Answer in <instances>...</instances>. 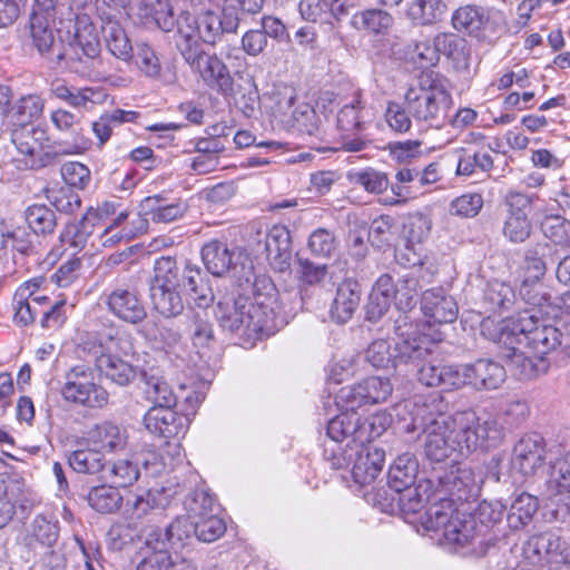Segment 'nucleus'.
<instances>
[{
    "label": "nucleus",
    "instance_id": "nucleus-1",
    "mask_svg": "<svg viewBox=\"0 0 570 570\" xmlns=\"http://www.w3.org/2000/svg\"><path fill=\"white\" fill-rule=\"evenodd\" d=\"M397 429L422 438V452L430 462L441 463L453 454L466 458L476 451L498 448L504 429L493 416L481 419L474 410L433 415L426 406L406 401L396 406Z\"/></svg>",
    "mask_w": 570,
    "mask_h": 570
},
{
    "label": "nucleus",
    "instance_id": "nucleus-2",
    "mask_svg": "<svg viewBox=\"0 0 570 570\" xmlns=\"http://www.w3.org/2000/svg\"><path fill=\"white\" fill-rule=\"evenodd\" d=\"M440 491L448 499H440L426 512L424 527L428 531L440 532L444 543L464 548L479 539L475 518L463 514L455 504L475 499L480 492V481L468 464H453L439 478Z\"/></svg>",
    "mask_w": 570,
    "mask_h": 570
},
{
    "label": "nucleus",
    "instance_id": "nucleus-3",
    "mask_svg": "<svg viewBox=\"0 0 570 570\" xmlns=\"http://www.w3.org/2000/svg\"><path fill=\"white\" fill-rule=\"evenodd\" d=\"M246 283V287L240 285L236 292L219 298L217 303L216 318L224 331L259 333L276 315L296 314L302 308L303 298L294 293V305L286 311L285 296L278 302V292L266 276H257L253 283L247 278Z\"/></svg>",
    "mask_w": 570,
    "mask_h": 570
},
{
    "label": "nucleus",
    "instance_id": "nucleus-4",
    "mask_svg": "<svg viewBox=\"0 0 570 570\" xmlns=\"http://www.w3.org/2000/svg\"><path fill=\"white\" fill-rule=\"evenodd\" d=\"M87 8L91 9L87 0L70 1L67 19L73 23V33L57 55V62L63 61L66 68L80 78L99 81L106 79L108 72L104 68L100 39Z\"/></svg>",
    "mask_w": 570,
    "mask_h": 570
},
{
    "label": "nucleus",
    "instance_id": "nucleus-5",
    "mask_svg": "<svg viewBox=\"0 0 570 570\" xmlns=\"http://www.w3.org/2000/svg\"><path fill=\"white\" fill-rule=\"evenodd\" d=\"M557 324L556 318L540 316L533 312H521L515 318L505 321L492 340L500 345H523L528 352L544 357L558 346H569Z\"/></svg>",
    "mask_w": 570,
    "mask_h": 570
},
{
    "label": "nucleus",
    "instance_id": "nucleus-6",
    "mask_svg": "<svg viewBox=\"0 0 570 570\" xmlns=\"http://www.w3.org/2000/svg\"><path fill=\"white\" fill-rule=\"evenodd\" d=\"M404 104L419 125L441 128L448 119L452 96L445 79L438 72H421L406 90Z\"/></svg>",
    "mask_w": 570,
    "mask_h": 570
},
{
    "label": "nucleus",
    "instance_id": "nucleus-7",
    "mask_svg": "<svg viewBox=\"0 0 570 570\" xmlns=\"http://www.w3.org/2000/svg\"><path fill=\"white\" fill-rule=\"evenodd\" d=\"M87 344L91 345L88 351L95 355L96 367L106 379L119 386H126L135 380V367L120 356L132 350L128 337L119 333H100Z\"/></svg>",
    "mask_w": 570,
    "mask_h": 570
},
{
    "label": "nucleus",
    "instance_id": "nucleus-8",
    "mask_svg": "<svg viewBox=\"0 0 570 570\" xmlns=\"http://www.w3.org/2000/svg\"><path fill=\"white\" fill-rule=\"evenodd\" d=\"M346 450L340 445L335 448H325L324 456L330 462L332 469L341 470L351 466L353 480L358 484H370L381 473L384 461L385 452L382 449L347 443Z\"/></svg>",
    "mask_w": 570,
    "mask_h": 570
},
{
    "label": "nucleus",
    "instance_id": "nucleus-9",
    "mask_svg": "<svg viewBox=\"0 0 570 570\" xmlns=\"http://www.w3.org/2000/svg\"><path fill=\"white\" fill-rule=\"evenodd\" d=\"M179 288L177 262L166 256L158 258L149 285L153 308L166 318L180 315L185 304Z\"/></svg>",
    "mask_w": 570,
    "mask_h": 570
},
{
    "label": "nucleus",
    "instance_id": "nucleus-10",
    "mask_svg": "<svg viewBox=\"0 0 570 570\" xmlns=\"http://www.w3.org/2000/svg\"><path fill=\"white\" fill-rule=\"evenodd\" d=\"M48 141L47 131L33 125L14 124L11 130V142L17 150V156L11 161L20 170H37L51 165L53 155L45 151V142Z\"/></svg>",
    "mask_w": 570,
    "mask_h": 570
},
{
    "label": "nucleus",
    "instance_id": "nucleus-11",
    "mask_svg": "<svg viewBox=\"0 0 570 570\" xmlns=\"http://www.w3.org/2000/svg\"><path fill=\"white\" fill-rule=\"evenodd\" d=\"M180 55L185 62L199 75L204 83L223 96H232L234 79L226 63L215 53L184 42Z\"/></svg>",
    "mask_w": 570,
    "mask_h": 570
},
{
    "label": "nucleus",
    "instance_id": "nucleus-12",
    "mask_svg": "<svg viewBox=\"0 0 570 570\" xmlns=\"http://www.w3.org/2000/svg\"><path fill=\"white\" fill-rule=\"evenodd\" d=\"M61 395L67 402L89 409H101L109 400L107 390L97 383L95 371L82 364L66 372Z\"/></svg>",
    "mask_w": 570,
    "mask_h": 570
},
{
    "label": "nucleus",
    "instance_id": "nucleus-13",
    "mask_svg": "<svg viewBox=\"0 0 570 570\" xmlns=\"http://www.w3.org/2000/svg\"><path fill=\"white\" fill-rule=\"evenodd\" d=\"M504 23L500 10L472 3L459 7L451 16L454 30L479 41H491Z\"/></svg>",
    "mask_w": 570,
    "mask_h": 570
},
{
    "label": "nucleus",
    "instance_id": "nucleus-14",
    "mask_svg": "<svg viewBox=\"0 0 570 570\" xmlns=\"http://www.w3.org/2000/svg\"><path fill=\"white\" fill-rule=\"evenodd\" d=\"M220 23L218 12L212 10L204 11L198 17L183 12L177 19L175 18L178 33L177 49L180 51L184 42L197 46L199 49H205V45H215L224 33Z\"/></svg>",
    "mask_w": 570,
    "mask_h": 570
},
{
    "label": "nucleus",
    "instance_id": "nucleus-15",
    "mask_svg": "<svg viewBox=\"0 0 570 570\" xmlns=\"http://www.w3.org/2000/svg\"><path fill=\"white\" fill-rule=\"evenodd\" d=\"M394 332L396 341L393 351L397 364L419 366L431 354L432 342L417 330L409 315L402 314L395 320Z\"/></svg>",
    "mask_w": 570,
    "mask_h": 570
},
{
    "label": "nucleus",
    "instance_id": "nucleus-16",
    "mask_svg": "<svg viewBox=\"0 0 570 570\" xmlns=\"http://www.w3.org/2000/svg\"><path fill=\"white\" fill-rule=\"evenodd\" d=\"M393 385L387 377L370 376L361 382L341 387L335 395L338 410H357L365 405L385 402L392 394Z\"/></svg>",
    "mask_w": 570,
    "mask_h": 570
},
{
    "label": "nucleus",
    "instance_id": "nucleus-17",
    "mask_svg": "<svg viewBox=\"0 0 570 570\" xmlns=\"http://www.w3.org/2000/svg\"><path fill=\"white\" fill-rule=\"evenodd\" d=\"M538 199L534 194H523L511 189L504 196L507 216L503 223V236L513 244L527 242L532 234L533 226L529 217L533 203Z\"/></svg>",
    "mask_w": 570,
    "mask_h": 570
},
{
    "label": "nucleus",
    "instance_id": "nucleus-18",
    "mask_svg": "<svg viewBox=\"0 0 570 570\" xmlns=\"http://www.w3.org/2000/svg\"><path fill=\"white\" fill-rule=\"evenodd\" d=\"M173 493L165 488L138 489L125 500L124 517L136 524L145 519L161 514L171 503Z\"/></svg>",
    "mask_w": 570,
    "mask_h": 570
},
{
    "label": "nucleus",
    "instance_id": "nucleus-19",
    "mask_svg": "<svg viewBox=\"0 0 570 570\" xmlns=\"http://www.w3.org/2000/svg\"><path fill=\"white\" fill-rule=\"evenodd\" d=\"M108 311L128 324H139L147 317V311L138 289L129 284H118L106 295Z\"/></svg>",
    "mask_w": 570,
    "mask_h": 570
},
{
    "label": "nucleus",
    "instance_id": "nucleus-20",
    "mask_svg": "<svg viewBox=\"0 0 570 570\" xmlns=\"http://www.w3.org/2000/svg\"><path fill=\"white\" fill-rule=\"evenodd\" d=\"M544 497L551 505L557 507V514L570 515V452L551 463Z\"/></svg>",
    "mask_w": 570,
    "mask_h": 570
},
{
    "label": "nucleus",
    "instance_id": "nucleus-21",
    "mask_svg": "<svg viewBox=\"0 0 570 570\" xmlns=\"http://www.w3.org/2000/svg\"><path fill=\"white\" fill-rule=\"evenodd\" d=\"M459 389L497 390L505 381L504 367L492 360L480 358L471 364L459 365Z\"/></svg>",
    "mask_w": 570,
    "mask_h": 570
},
{
    "label": "nucleus",
    "instance_id": "nucleus-22",
    "mask_svg": "<svg viewBox=\"0 0 570 570\" xmlns=\"http://www.w3.org/2000/svg\"><path fill=\"white\" fill-rule=\"evenodd\" d=\"M546 461V442L539 433L522 435L514 444L511 468L523 476L533 475Z\"/></svg>",
    "mask_w": 570,
    "mask_h": 570
},
{
    "label": "nucleus",
    "instance_id": "nucleus-23",
    "mask_svg": "<svg viewBox=\"0 0 570 570\" xmlns=\"http://www.w3.org/2000/svg\"><path fill=\"white\" fill-rule=\"evenodd\" d=\"M60 527L57 520L38 514L31 521L22 539L23 557L31 561L35 554H43L51 547H57Z\"/></svg>",
    "mask_w": 570,
    "mask_h": 570
},
{
    "label": "nucleus",
    "instance_id": "nucleus-24",
    "mask_svg": "<svg viewBox=\"0 0 570 570\" xmlns=\"http://www.w3.org/2000/svg\"><path fill=\"white\" fill-rule=\"evenodd\" d=\"M144 464L147 471L153 474L159 473L163 463L156 453H148V458L144 460L119 459L109 465H106L102 479L110 482L117 488H126L132 485L140 476L139 464Z\"/></svg>",
    "mask_w": 570,
    "mask_h": 570
},
{
    "label": "nucleus",
    "instance_id": "nucleus-25",
    "mask_svg": "<svg viewBox=\"0 0 570 570\" xmlns=\"http://www.w3.org/2000/svg\"><path fill=\"white\" fill-rule=\"evenodd\" d=\"M146 429L163 438L184 436L189 426V419L179 414L173 407L153 406L144 416Z\"/></svg>",
    "mask_w": 570,
    "mask_h": 570
},
{
    "label": "nucleus",
    "instance_id": "nucleus-26",
    "mask_svg": "<svg viewBox=\"0 0 570 570\" xmlns=\"http://www.w3.org/2000/svg\"><path fill=\"white\" fill-rule=\"evenodd\" d=\"M519 293L522 299L531 305V308L523 312H533L548 318H557L559 316L560 299L558 296L553 297L551 295L542 281L530 282L521 279Z\"/></svg>",
    "mask_w": 570,
    "mask_h": 570
},
{
    "label": "nucleus",
    "instance_id": "nucleus-27",
    "mask_svg": "<svg viewBox=\"0 0 570 570\" xmlns=\"http://www.w3.org/2000/svg\"><path fill=\"white\" fill-rule=\"evenodd\" d=\"M421 309L429 323H452L458 317V304L441 287L425 291L421 297Z\"/></svg>",
    "mask_w": 570,
    "mask_h": 570
},
{
    "label": "nucleus",
    "instance_id": "nucleus-28",
    "mask_svg": "<svg viewBox=\"0 0 570 570\" xmlns=\"http://www.w3.org/2000/svg\"><path fill=\"white\" fill-rule=\"evenodd\" d=\"M148 544H158L167 549V544L171 548H181L187 540L195 535L194 519L187 517H177L165 530L151 527L146 530Z\"/></svg>",
    "mask_w": 570,
    "mask_h": 570
},
{
    "label": "nucleus",
    "instance_id": "nucleus-29",
    "mask_svg": "<svg viewBox=\"0 0 570 570\" xmlns=\"http://www.w3.org/2000/svg\"><path fill=\"white\" fill-rule=\"evenodd\" d=\"M502 346L504 348L502 356L507 358L509 365L514 368L515 375L521 380H532L548 371V361L537 354L527 355L528 352L523 345L508 344Z\"/></svg>",
    "mask_w": 570,
    "mask_h": 570
},
{
    "label": "nucleus",
    "instance_id": "nucleus-30",
    "mask_svg": "<svg viewBox=\"0 0 570 570\" xmlns=\"http://www.w3.org/2000/svg\"><path fill=\"white\" fill-rule=\"evenodd\" d=\"M179 287H185L199 308H207L214 302V293L207 275L196 266H186L183 271L177 266Z\"/></svg>",
    "mask_w": 570,
    "mask_h": 570
},
{
    "label": "nucleus",
    "instance_id": "nucleus-31",
    "mask_svg": "<svg viewBox=\"0 0 570 570\" xmlns=\"http://www.w3.org/2000/svg\"><path fill=\"white\" fill-rule=\"evenodd\" d=\"M236 247H229L227 242L212 239L202 248V259L206 269L214 276H224L236 265Z\"/></svg>",
    "mask_w": 570,
    "mask_h": 570
},
{
    "label": "nucleus",
    "instance_id": "nucleus-32",
    "mask_svg": "<svg viewBox=\"0 0 570 570\" xmlns=\"http://www.w3.org/2000/svg\"><path fill=\"white\" fill-rule=\"evenodd\" d=\"M265 250L274 268L288 269L292 256L289 230L283 225L273 226L265 237Z\"/></svg>",
    "mask_w": 570,
    "mask_h": 570
},
{
    "label": "nucleus",
    "instance_id": "nucleus-33",
    "mask_svg": "<svg viewBox=\"0 0 570 570\" xmlns=\"http://www.w3.org/2000/svg\"><path fill=\"white\" fill-rule=\"evenodd\" d=\"M140 381L144 384L142 391L146 399L155 406L174 407L176 405V394L157 370H142Z\"/></svg>",
    "mask_w": 570,
    "mask_h": 570
},
{
    "label": "nucleus",
    "instance_id": "nucleus-34",
    "mask_svg": "<svg viewBox=\"0 0 570 570\" xmlns=\"http://www.w3.org/2000/svg\"><path fill=\"white\" fill-rule=\"evenodd\" d=\"M50 119L58 130L70 132L73 136L72 141L66 144L62 154L79 155L90 148L91 140L80 134V121L72 112L57 109L51 112Z\"/></svg>",
    "mask_w": 570,
    "mask_h": 570
},
{
    "label": "nucleus",
    "instance_id": "nucleus-35",
    "mask_svg": "<svg viewBox=\"0 0 570 570\" xmlns=\"http://www.w3.org/2000/svg\"><path fill=\"white\" fill-rule=\"evenodd\" d=\"M358 287V283L352 279H346L338 285L331 306V315L335 322L344 324L352 318L361 301Z\"/></svg>",
    "mask_w": 570,
    "mask_h": 570
},
{
    "label": "nucleus",
    "instance_id": "nucleus-36",
    "mask_svg": "<svg viewBox=\"0 0 570 570\" xmlns=\"http://www.w3.org/2000/svg\"><path fill=\"white\" fill-rule=\"evenodd\" d=\"M560 553L561 538L553 532L532 535L523 547V554L532 564L549 562Z\"/></svg>",
    "mask_w": 570,
    "mask_h": 570
},
{
    "label": "nucleus",
    "instance_id": "nucleus-37",
    "mask_svg": "<svg viewBox=\"0 0 570 570\" xmlns=\"http://www.w3.org/2000/svg\"><path fill=\"white\" fill-rule=\"evenodd\" d=\"M49 92L73 108H86L87 104H99L104 98L101 89L92 87L73 89L63 79L52 80Z\"/></svg>",
    "mask_w": 570,
    "mask_h": 570
},
{
    "label": "nucleus",
    "instance_id": "nucleus-38",
    "mask_svg": "<svg viewBox=\"0 0 570 570\" xmlns=\"http://www.w3.org/2000/svg\"><path fill=\"white\" fill-rule=\"evenodd\" d=\"M417 381L429 387H442L444 391L459 390V365L420 364Z\"/></svg>",
    "mask_w": 570,
    "mask_h": 570
},
{
    "label": "nucleus",
    "instance_id": "nucleus-39",
    "mask_svg": "<svg viewBox=\"0 0 570 570\" xmlns=\"http://www.w3.org/2000/svg\"><path fill=\"white\" fill-rule=\"evenodd\" d=\"M178 560H174L167 549L158 544H148L144 535V546L132 559L134 570H175Z\"/></svg>",
    "mask_w": 570,
    "mask_h": 570
},
{
    "label": "nucleus",
    "instance_id": "nucleus-40",
    "mask_svg": "<svg viewBox=\"0 0 570 570\" xmlns=\"http://www.w3.org/2000/svg\"><path fill=\"white\" fill-rule=\"evenodd\" d=\"M552 249L547 242H538L524 250L520 278L530 282L542 281L547 273L546 256Z\"/></svg>",
    "mask_w": 570,
    "mask_h": 570
},
{
    "label": "nucleus",
    "instance_id": "nucleus-41",
    "mask_svg": "<svg viewBox=\"0 0 570 570\" xmlns=\"http://www.w3.org/2000/svg\"><path fill=\"white\" fill-rule=\"evenodd\" d=\"M144 206L149 209L150 218L154 223H171L181 218L188 209V205L183 199L168 202L161 195L146 197Z\"/></svg>",
    "mask_w": 570,
    "mask_h": 570
},
{
    "label": "nucleus",
    "instance_id": "nucleus-42",
    "mask_svg": "<svg viewBox=\"0 0 570 570\" xmlns=\"http://www.w3.org/2000/svg\"><path fill=\"white\" fill-rule=\"evenodd\" d=\"M419 472V462L414 454L404 453L399 455L390 466L387 483L391 490L400 491L415 483Z\"/></svg>",
    "mask_w": 570,
    "mask_h": 570
},
{
    "label": "nucleus",
    "instance_id": "nucleus-43",
    "mask_svg": "<svg viewBox=\"0 0 570 570\" xmlns=\"http://www.w3.org/2000/svg\"><path fill=\"white\" fill-rule=\"evenodd\" d=\"M341 413L328 421L326 432L328 438L335 443L348 440L350 445L356 444L357 426L360 415L357 410H340Z\"/></svg>",
    "mask_w": 570,
    "mask_h": 570
},
{
    "label": "nucleus",
    "instance_id": "nucleus-44",
    "mask_svg": "<svg viewBox=\"0 0 570 570\" xmlns=\"http://www.w3.org/2000/svg\"><path fill=\"white\" fill-rule=\"evenodd\" d=\"M101 32L109 52L122 61H130L132 58V46L118 20L101 24Z\"/></svg>",
    "mask_w": 570,
    "mask_h": 570
},
{
    "label": "nucleus",
    "instance_id": "nucleus-45",
    "mask_svg": "<svg viewBox=\"0 0 570 570\" xmlns=\"http://www.w3.org/2000/svg\"><path fill=\"white\" fill-rule=\"evenodd\" d=\"M86 499L90 508L101 514L115 513L124 503L120 491L111 483L92 487Z\"/></svg>",
    "mask_w": 570,
    "mask_h": 570
},
{
    "label": "nucleus",
    "instance_id": "nucleus-46",
    "mask_svg": "<svg viewBox=\"0 0 570 570\" xmlns=\"http://www.w3.org/2000/svg\"><path fill=\"white\" fill-rule=\"evenodd\" d=\"M393 17L381 9L358 11L351 18V26L372 35H385L393 26Z\"/></svg>",
    "mask_w": 570,
    "mask_h": 570
},
{
    "label": "nucleus",
    "instance_id": "nucleus-47",
    "mask_svg": "<svg viewBox=\"0 0 570 570\" xmlns=\"http://www.w3.org/2000/svg\"><path fill=\"white\" fill-rule=\"evenodd\" d=\"M126 440L125 432L111 423L96 425L89 433V442L100 453L102 451L112 452L124 449Z\"/></svg>",
    "mask_w": 570,
    "mask_h": 570
},
{
    "label": "nucleus",
    "instance_id": "nucleus-48",
    "mask_svg": "<svg viewBox=\"0 0 570 570\" xmlns=\"http://www.w3.org/2000/svg\"><path fill=\"white\" fill-rule=\"evenodd\" d=\"M442 55L451 62L455 70L466 71L471 65V50L464 39L452 33H439Z\"/></svg>",
    "mask_w": 570,
    "mask_h": 570
},
{
    "label": "nucleus",
    "instance_id": "nucleus-49",
    "mask_svg": "<svg viewBox=\"0 0 570 570\" xmlns=\"http://www.w3.org/2000/svg\"><path fill=\"white\" fill-rule=\"evenodd\" d=\"M539 508L538 499L529 493L518 494L507 513V521L511 529L519 530L527 525Z\"/></svg>",
    "mask_w": 570,
    "mask_h": 570
},
{
    "label": "nucleus",
    "instance_id": "nucleus-50",
    "mask_svg": "<svg viewBox=\"0 0 570 570\" xmlns=\"http://www.w3.org/2000/svg\"><path fill=\"white\" fill-rule=\"evenodd\" d=\"M543 237L553 245L570 247V220L560 214H546L539 223Z\"/></svg>",
    "mask_w": 570,
    "mask_h": 570
},
{
    "label": "nucleus",
    "instance_id": "nucleus-51",
    "mask_svg": "<svg viewBox=\"0 0 570 570\" xmlns=\"http://www.w3.org/2000/svg\"><path fill=\"white\" fill-rule=\"evenodd\" d=\"M139 14L151 19L163 31L169 32L175 27V17L169 0H140Z\"/></svg>",
    "mask_w": 570,
    "mask_h": 570
},
{
    "label": "nucleus",
    "instance_id": "nucleus-52",
    "mask_svg": "<svg viewBox=\"0 0 570 570\" xmlns=\"http://www.w3.org/2000/svg\"><path fill=\"white\" fill-rule=\"evenodd\" d=\"M50 19L52 20V17L41 14L38 11H33L30 17L32 42L42 56L49 55L55 45V35L50 28Z\"/></svg>",
    "mask_w": 570,
    "mask_h": 570
},
{
    "label": "nucleus",
    "instance_id": "nucleus-53",
    "mask_svg": "<svg viewBox=\"0 0 570 570\" xmlns=\"http://www.w3.org/2000/svg\"><path fill=\"white\" fill-rule=\"evenodd\" d=\"M96 222V213L87 210L78 224L66 228L61 234V242L76 249L85 248L94 234Z\"/></svg>",
    "mask_w": 570,
    "mask_h": 570
},
{
    "label": "nucleus",
    "instance_id": "nucleus-54",
    "mask_svg": "<svg viewBox=\"0 0 570 570\" xmlns=\"http://www.w3.org/2000/svg\"><path fill=\"white\" fill-rule=\"evenodd\" d=\"M69 466L77 473L104 474L106 463L104 455L97 449H80L71 452L68 456Z\"/></svg>",
    "mask_w": 570,
    "mask_h": 570
},
{
    "label": "nucleus",
    "instance_id": "nucleus-55",
    "mask_svg": "<svg viewBox=\"0 0 570 570\" xmlns=\"http://www.w3.org/2000/svg\"><path fill=\"white\" fill-rule=\"evenodd\" d=\"M483 299L488 309L495 313L509 309L515 301V293L510 284L494 279L488 283Z\"/></svg>",
    "mask_w": 570,
    "mask_h": 570
},
{
    "label": "nucleus",
    "instance_id": "nucleus-56",
    "mask_svg": "<svg viewBox=\"0 0 570 570\" xmlns=\"http://www.w3.org/2000/svg\"><path fill=\"white\" fill-rule=\"evenodd\" d=\"M391 422V416L385 412H377L364 419L360 416L356 444L368 445L373 440L381 436L387 430Z\"/></svg>",
    "mask_w": 570,
    "mask_h": 570
},
{
    "label": "nucleus",
    "instance_id": "nucleus-57",
    "mask_svg": "<svg viewBox=\"0 0 570 570\" xmlns=\"http://www.w3.org/2000/svg\"><path fill=\"white\" fill-rule=\"evenodd\" d=\"M442 0H415L406 11L407 17L416 24H430L439 20L445 12Z\"/></svg>",
    "mask_w": 570,
    "mask_h": 570
},
{
    "label": "nucleus",
    "instance_id": "nucleus-58",
    "mask_svg": "<svg viewBox=\"0 0 570 570\" xmlns=\"http://www.w3.org/2000/svg\"><path fill=\"white\" fill-rule=\"evenodd\" d=\"M0 484L3 485L2 498L14 503L16 507L26 510L33 504L32 493L22 479L0 474Z\"/></svg>",
    "mask_w": 570,
    "mask_h": 570
},
{
    "label": "nucleus",
    "instance_id": "nucleus-59",
    "mask_svg": "<svg viewBox=\"0 0 570 570\" xmlns=\"http://www.w3.org/2000/svg\"><path fill=\"white\" fill-rule=\"evenodd\" d=\"M28 286L29 285H20L12 299L14 308L13 321L20 326L31 325L36 321L37 315L41 314V309H39L29 299L31 291Z\"/></svg>",
    "mask_w": 570,
    "mask_h": 570
},
{
    "label": "nucleus",
    "instance_id": "nucleus-60",
    "mask_svg": "<svg viewBox=\"0 0 570 570\" xmlns=\"http://www.w3.org/2000/svg\"><path fill=\"white\" fill-rule=\"evenodd\" d=\"M24 216L28 227L35 235L51 234L57 225L55 212L46 205L29 206Z\"/></svg>",
    "mask_w": 570,
    "mask_h": 570
},
{
    "label": "nucleus",
    "instance_id": "nucleus-61",
    "mask_svg": "<svg viewBox=\"0 0 570 570\" xmlns=\"http://www.w3.org/2000/svg\"><path fill=\"white\" fill-rule=\"evenodd\" d=\"M396 497L392 500L397 502L399 508L404 513H416L429 500V489L426 485L419 483L404 488V490L394 491Z\"/></svg>",
    "mask_w": 570,
    "mask_h": 570
},
{
    "label": "nucleus",
    "instance_id": "nucleus-62",
    "mask_svg": "<svg viewBox=\"0 0 570 570\" xmlns=\"http://www.w3.org/2000/svg\"><path fill=\"white\" fill-rule=\"evenodd\" d=\"M347 178L351 184L364 188L371 194H382L389 188L390 180L385 173L373 168L350 171Z\"/></svg>",
    "mask_w": 570,
    "mask_h": 570
},
{
    "label": "nucleus",
    "instance_id": "nucleus-63",
    "mask_svg": "<svg viewBox=\"0 0 570 570\" xmlns=\"http://www.w3.org/2000/svg\"><path fill=\"white\" fill-rule=\"evenodd\" d=\"M421 291L419 276L415 272H410L400 279L396 285L395 304L401 311H411L417 302V295Z\"/></svg>",
    "mask_w": 570,
    "mask_h": 570
},
{
    "label": "nucleus",
    "instance_id": "nucleus-64",
    "mask_svg": "<svg viewBox=\"0 0 570 570\" xmlns=\"http://www.w3.org/2000/svg\"><path fill=\"white\" fill-rule=\"evenodd\" d=\"M188 317V332L195 346H206L213 338V326L205 308L190 311Z\"/></svg>",
    "mask_w": 570,
    "mask_h": 570
}]
</instances>
